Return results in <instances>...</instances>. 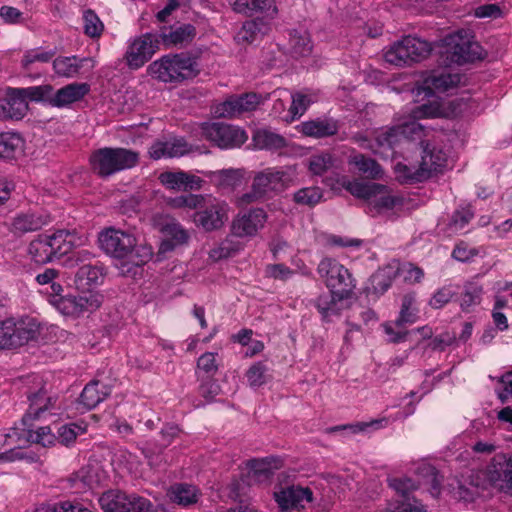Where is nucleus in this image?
<instances>
[{"instance_id":"f8f14e48","label":"nucleus","mask_w":512,"mask_h":512,"mask_svg":"<svg viewBox=\"0 0 512 512\" xmlns=\"http://www.w3.org/2000/svg\"><path fill=\"white\" fill-rule=\"evenodd\" d=\"M202 130L207 140L224 149L239 147L248 138L244 130L224 123L206 124Z\"/></svg>"},{"instance_id":"7ed1b4c3","label":"nucleus","mask_w":512,"mask_h":512,"mask_svg":"<svg viewBox=\"0 0 512 512\" xmlns=\"http://www.w3.org/2000/svg\"><path fill=\"white\" fill-rule=\"evenodd\" d=\"M431 51L432 46L428 41L409 35L389 46L384 59L396 67H406L423 61Z\"/></svg>"},{"instance_id":"58836bf2","label":"nucleus","mask_w":512,"mask_h":512,"mask_svg":"<svg viewBox=\"0 0 512 512\" xmlns=\"http://www.w3.org/2000/svg\"><path fill=\"white\" fill-rule=\"evenodd\" d=\"M28 252L32 260L39 264H45L56 259L49 246L48 239L44 235H40L31 241Z\"/></svg>"},{"instance_id":"13d9d810","label":"nucleus","mask_w":512,"mask_h":512,"mask_svg":"<svg viewBox=\"0 0 512 512\" xmlns=\"http://www.w3.org/2000/svg\"><path fill=\"white\" fill-rule=\"evenodd\" d=\"M456 295L457 291L454 286H443L432 295V297L429 300V305L433 309H441L446 304H448Z\"/></svg>"},{"instance_id":"3c124183","label":"nucleus","mask_w":512,"mask_h":512,"mask_svg":"<svg viewBox=\"0 0 512 512\" xmlns=\"http://www.w3.org/2000/svg\"><path fill=\"white\" fill-rule=\"evenodd\" d=\"M83 28L87 36L98 38L104 30V25L97 14L93 10L88 9L83 13Z\"/></svg>"},{"instance_id":"e433bc0d","label":"nucleus","mask_w":512,"mask_h":512,"mask_svg":"<svg viewBox=\"0 0 512 512\" xmlns=\"http://www.w3.org/2000/svg\"><path fill=\"white\" fill-rule=\"evenodd\" d=\"M247 467L257 480H266L281 467V460L273 457L251 459Z\"/></svg>"},{"instance_id":"a878e982","label":"nucleus","mask_w":512,"mask_h":512,"mask_svg":"<svg viewBox=\"0 0 512 512\" xmlns=\"http://www.w3.org/2000/svg\"><path fill=\"white\" fill-rule=\"evenodd\" d=\"M339 130L338 121L333 118H316L302 122L299 131L309 137L325 138L337 134Z\"/></svg>"},{"instance_id":"6e6552de","label":"nucleus","mask_w":512,"mask_h":512,"mask_svg":"<svg viewBox=\"0 0 512 512\" xmlns=\"http://www.w3.org/2000/svg\"><path fill=\"white\" fill-rule=\"evenodd\" d=\"M228 211L229 206L224 200L204 196V201L194 214V223L206 232L219 230L228 220Z\"/></svg>"},{"instance_id":"c03bdc74","label":"nucleus","mask_w":512,"mask_h":512,"mask_svg":"<svg viewBox=\"0 0 512 512\" xmlns=\"http://www.w3.org/2000/svg\"><path fill=\"white\" fill-rule=\"evenodd\" d=\"M22 138L15 132L0 133V160L12 159L22 146Z\"/></svg>"},{"instance_id":"052dcab7","label":"nucleus","mask_w":512,"mask_h":512,"mask_svg":"<svg viewBox=\"0 0 512 512\" xmlns=\"http://www.w3.org/2000/svg\"><path fill=\"white\" fill-rule=\"evenodd\" d=\"M204 201L203 195L187 194L171 198L168 204L173 208L197 209Z\"/></svg>"},{"instance_id":"a19ab883","label":"nucleus","mask_w":512,"mask_h":512,"mask_svg":"<svg viewBox=\"0 0 512 512\" xmlns=\"http://www.w3.org/2000/svg\"><path fill=\"white\" fill-rule=\"evenodd\" d=\"M483 288L477 282H467L463 286L459 305L465 312H469L470 308L480 304Z\"/></svg>"},{"instance_id":"20e7f679","label":"nucleus","mask_w":512,"mask_h":512,"mask_svg":"<svg viewBox=\"0 0 512 512\" xmlns=\"http://www.w3.org/2000/svg\"><path fill=\"white\" fill-rule=\"evenodd\" d=\"M139 161V154L125 148H101L90 156L92 169L101 177L133 168Z\"/></svg>"},{"instance_id":"8fccbe9b","label":"nucleus","mask_w":512,"mask_h":512,"mask_svg":"<svg viewBox=\"0 0 512 512\" xmlns=\"http://www.w3.org/2000/svg\"><path fill=\"white\" fill-rule=\"evenodd\" d=\"M24 426L27 427V440L32 443L41 444L42 446L47 447L52 445L56 440V437L49 426L39 427L37 430L30 428V422Z\"/></svg>"},{"instance_id":"79ce46f5","label":"nucleus","mask_w":512,"mask_h":512,"mask_svg":"<svg viewBox=\"0 0 512 512\" xmlns=\"http://www.w3.org/2000/svg\"><path fill=\"white\" fill-rule=\"evenodd\" d=\"M103 277V267L99 262H88L80 265L76 278L82 284L91 286L98 284Z\"/></svg>"},{"instance_id":"de8ad7c7","label":"nucleus","mask_w":512,"mask_h":512,"mask_svg":"<svg viewBox=\"0 0 512 512\" xmlns=\"http://www.w3.org/2000/svg\"><path fill=\"white\" fill-rule=\"evenodd\" d=\"M290 47L296 56L309 55L312 51V44L308 32L293 30L290 33Z\"/></svg>"},{"instance_id":"1a4fd4ad","label":"nucleus","mask_w":512,"mask_h":512,"mask_svg":"<svg viewBox=\"0 0 512 512\" xmlns=\"http://www.w3.org/2000/svg\"><path fill=\"white\" fill-rule=\"evenodd\" d=\"M346 189L355 197L367 201L370 212H381L395 206L394 197L387 193L386 186L377 183L349 182Z\"/></svg>"},{"instance_id":"c85d7f7f","label":"nucleus","mask_w":512,"mask_h":512,"mask_svg":"<svg viewBox=\"0 0 512 512\" xmlns=\"http://www.w3.org/2000/svg\"><path fill=\"white\" fill-rule=\"evenodd\" d=\"M52 293L49 302L63 315L77 317L80 316V309L77 301V296L67 295L61 296L63 290L62 286L58 283H52L50 286Z\"/></svg>"},{"instance_id":"2eb2a0df","label":"nucleus","mask_w":512,"mask_h":512,"mask_svg":"<svg viewBox=\"0 0 512 512\" xmlns=\"http://www.w3.org/2000/svg\"><path fill=\"white\" fill-rule=\"evenodd\" d=\"M486 476L494 487L512 495V454L495 456L487 467Z\"/></svg>"},{"instance_id":"9b49d317","label":"nucleus","mask_w":512,"mask_h":512,"mask_svg":"<svg viewBox=\"0 0 512 512\" xmlns=\"http://www.w3.org/2000/svg\"><path fill=\"white\" fill-rule=\"evenodd\" d=\"M451 60L457 64L473 62L482 58V48L466 31L450 34L445 39Z\"/></svg>"},{"instance_id":"338daca9","label":"nucleus","mask_w":512,"mask_h":512,"mask_svg":"<svg viewBox=\"0 0 512 512\" xmlns=\"http://www.w3.org/2000/svg\"><path fill=\"white\" fill-rule=\"evenodd\" d=\"M80 314L92 312L102 304V296L97 293H87L77 297Z\"/></svg>"},{"instance_id":"473e14b6","label":"nucleus","mask_w":512,"mask_h":512,"mask_svg":"<svg viewBox=\"0 0 512 512\" xmlns=\"http://www.w3.org/2000/svg\"><path fill=\"white\" fill-rule=\"evenodd\" d=\"M252 140L254 146L260 150H279L284 148L287 143L286 139L269 129H258L253 133Z\"/></svg>"},{"instance_id":"cd10ccee","label":"nucleus","mask_w":512,"mask_h":512,"mask_svg":"<svg viewBox=\"0 0 512 512\" xmlns=\"http://www.w3.org/2000/svg\"><path fill=\"white\" fill-rule=\"evenodd\" d=\"M189 151L187 142L182 139H171L168 141H156L149 148V155L152 159L173 158L184 155Z\"/></svg>"},{"instance_id":"0eeeda50","label":"nucleus","mask_w":512,"mask_h":512,"mask_svg":"<svg viewBox=\"0 0 512 512\" xmlns=\"http://www.w3.org/2000/svg\"><path fill=\"white\" fill-rule=\"evenodd\" d=\"M38 325L34 319L22 318L18 321H0V349H14L25 345L38 335Z\"/></svg>"},{"instance_id":"5701e85b","label":"nucleus","mask_w":512,"mask_h":512,"mask_svg":"<svg viewBox=\"0 0 512 512\" xmlns=\"http://www.w3.org/2000/svg\"><path fill=\"white\" fill-rule=\"evenodd\" d=\"M347 299L329 290L314 299L313 305L321 315L322 320L329 322L333 317L340 315L341 311L345 308V301Z\"/></svg>"},{"instance_id":"864d4df0","label":"nucleus","mask_w":512,"mask_h":512,"mask_svg":"<svg viewBox=\"0 0 512 512\" xmlns=\"http://www.w3.org/2000/svg\"><path fill=\"white\" fill-rule=\"evenodd\" d=\"M402 138L399 125L384 128L377 132L375 140L380 147L393 148Z\"/></svg>"},{"instance_id":"f257e3e1","label":"nucleus","mask_w":512,"mask_h":512,"mask_svg":"<svg viewBox=\"0 0 512 512\" xmlns=\"http://www.w3.org/2000/svg\"><path fill=\"white\" fill-rule=\"evenodd\" d=\"M99 246L108 256L121 260L125 265L139 267L146 264L153 255L152 248L138 245L134 234L109 227L98 236Z\"/></svg>"},{"instance_id":"bb28decb","label":"nucleus","mask_w":512,"mask_h":512,"mask_svg":"<svg viewBox=\"0 0 512 512\" xmlns=\"http://www.w3.org/2000/svg\"><path fill=\"white\" fill-rule=\"evenodd\" d=\"M135 495H127L119 490H110L102 494L99 504L104 512H131Z\"/></svg>"},{"instance_id":"f03ea898","label":"nucleus","mask_w":512,"mask_h":512,"mask_svg":"<svg viewBox=\"0 0 512 512\" xmlns=\"http://www.w3.org/2000/svg\"><path fill=\"white\" fill-rule=\"evenodd\" d=\"M149 74L164 83L182 82L199 73L197 59L187 53L168 54L148 66Z\"/></svg>"},{"instance_id":"774afa93","label":"nucleus","mask_w":512,"mask_h":512,"mask_svg":"<svg viewBox=\"0 0 512 512\" xmlns=\"http://www.w3.org/2000/svg\"><path fill=\"white\" fill-rule=\"evenodd\" d=\"M83 431L84 430L80 426L74 423L63 425L58 428V436L56 440L63 445H69L74 442L76 437L83 433Z\"/></svg>"},{"instance_id":"4d7b16f0","label":"nucleus","mask_w":512,"mask_h":512,"mask_svg":"<svg viewBox=\"0 0 512 512\" xmlns=\"http://www.w3.org/2000/svg\"><path fill=\"white\" fill-rule=\"evenodd\" d=\"M35 512H92L79 503L63 501L54 504H42Z\"/></svg>"},{"instance_id":"423d86ee","label":"nucleus","mask_w":512,"mask_h":512,"mask_svg":"<svg viewBox=\"0 0 512 512\" xmlns=\"http://www.w3.org/2000/svg\"><path fill=\"white\" fill-rule=\"evenodd\" d=\"M318 273L325 280L331 292L351 298L356 288V281L350 271L335 259L325 258L318 265Z\"/></svg>"},{"instance_id":"6ab92c4d","label":"nucleus","mask_w":512,"mask_h":512,"mask_svg":"<svg viewBox=\"0 0 512 512\" xmlns=\"http://www.w3.org/2000/svg\"><path fill=\"white\" fill-rule=\"evenodd\" d=\"M30 402L26 414L22 417L23 425H27L32 420L41 418L46 412L52 410L56 404L57 397L48 392L42 386L37 392L28 395Z\"/></svg>"},{"instance_id":"412c9836","label":"nucleus","mask_w":512,"mask_h":512,"mask_svg":"<svg viewBox=\"0 0 512 512\" xmlns=\"http://www.w3.org/2000/svg\"><path fill=\"white\" fill-rule=\"evenodd\" d=\"M89 90L90 87L87 83H71L58 89L56 92L53 91L51 86L49 97L43 98L41 101H47L56 107H63L79 101L88 94Z\"/></svg>"},{"instance_id":"ddd939ff","label":"nucleus","mask_w":512,"mask_h":512,"mask_svg":"<svg viewBox=\"0 0 512 512\" xmlns=\"http://www.w3.org/2000/svg\"><path fill=\"white\" fill-rule=\"evenodd\" d=\"M158 44L157 37L151 33H146L133 39L125 53L128 67L131 69L142 67L157 51Z\"/></svg>"},{"instance_id":"09e8293b","label":"nucleus","mask_w":512,"mask_h":512,"mask_svg":"<svg viewBox=\"0 0 512 512\" xmlns=\"http://www.w3.org/2000/svg\"><path fill=\"white\" fill-rule=\"evenodd\" d=\"M172 497L175 502L183 506L196 503L198 500V489L189 484H178L172 487Z\"/></svg>"},{"instance_id":"aec40b11","label":"nucleus","mask_w":512,"mask_h":512,"mask_svg":"<svg viewBox=\"0 0 512 512\" xmlns=\"http://www.w3.org/2000/svg\"><path fill=\"white\" fill-rule=\"evenodd\" d=\"M51 223V217L46 212H27L16 215L11 223L10 231L17 236L42 229Z\"/></svg>"},{"instance_id":"4468645a","label":"nucleus","mask_w":512,"mask_h":512,"mask_svg":"<svg viewBox=\"0 0 512 512\" xmlns=\"http://www.w3.org/2000/svg\"><path fill=\"white\" fill-rule=\"evenodd\" d=\"M274 499L281 512H299L313 501V492L309 487L291 485L275 491Z\"/></svg>"},{"instance_id":"bf43d9fd","label":"nucleus","mask_w":512,"mask_h":512,"mask_svg":"<svg viewBox=\"0 0 512 512\" xmlns=\"http://www.w3.org/2000/svg\"><path fill=\"white\" fill-rule=\"evenodd\" d=\"M419 474L425 478L427 484L430 485V493L432 496L436 497L440 493V487L442 483V479L438 475V471L435 467L424 464L422 467L418 468Z\"/></svg>"},{"instance_id":"4c0bfd02","label":"nucleus","mask_w":512,"mask_h":512,"mask_svg":"<svg viewBox=\"0 0 512 512\" xmlns=\"http://www.w3.org/2000/svg\"><path fill=\"white\" fill-rule=\"evenodd\" d=\"M349 164L354 165L367 178L379 179L383 175L381 166L374 159L360 153L350 156Z\"/></svg>"},{"instance_id":"6e6d98bb","label":"nucleus","mask_w":512,"mask_h":512,"mask_svg":"<svg viewBox=\"0 0 512 512\" xmlns=\"http://www.w3.org/2000/svg\"><path fill=\"white\" fill-rule=\"evenodd\" d=\"M240 249L241 246L238 242L236 243L231 238H226L217 247L210 250L209 256L211 259L218 261L236 254Z\"/></svg>"},{"instance_id":"dca6fc26","label":"nucleus","mask_w":512,"mask_h":512,"mask_svg":"<svg viewBox=\"0 0 512 512\" xmlns=\"http://www.w3.org/2000/svg\"><path fill=\"white\" fill-rule=\"evenodd\" d=\"M420 145L422 147L420 171L416 173L414 179L425 180L446 165L447 154L429 141L421 140Z\"/></svg>"},{"instance_id":"39448f33","label":"nucleus","mask_w":512,"mask_h":512,"mask_svg":"<svg viewBox=\"0 0 512 512\" xmlns=\"http://www.w3.org/2000/svg\"><path fill=\"white\" fill-rule=\"evenodd\" d=\"M51 85L13 88L4 103H0V119H22L28 111L27 99L41 101L49 97Z\"/></svg>"},{"instance_id":"9d476101","label":"nucleus","mask_w":512,"mask_h":512,"mask_svg":"<svg viewBox=\"0 0 512 512\" xmlns=\"http://www.w3.org/2000/svg\"><path fill=\"white\" fill-rule=\"evenodd\" d=\"M292 175L288 169L268 167L257 172L252 183L267 200L286 190L292 183Z\"/></svg>"},{"instance_id":"c9c22d12","label":"nucleus","mask_w":512,"mask_h":512,"mask_svg":"<svg viewBox=\"0 0 512 512\" xmlns=\"http://www.w3.org/2000/svg\"><path fill=\"white\" fill-rule=\"evenodd\" d=\"M90 61L89 58H79L77 56L57 57L53 61V69L55 73L62 77H76L85 62Z\"/></svg>"},{"instance_id":"2f4dec72","label":"nucleus","mask_w":512,"mask_h":512,"mask_svg":"<svg viewBox=\"0 0 512 512\" xmlns=\"http://www.w3.org/2000/svg\"><path fill=\"white\" fill-rule=\"evenodd\" d=\"M397 260H392L386 266L376 271L371 276L372 289L377 294L385 293L391 286L393 280L398 277Z\"/></svg>"},{"instance_id":"f3484780","label":"nucleus","mask_w":512,"mask_h":512,"mask_svg":"<svg viewBox=\"0 0 512 512\" xmlns=\"http://www.w3.org/2000/svg\"><path fill=\"white\" fill-rule=\"evenodd\" d=\"M267 214L262 208H254L238 215L232 222L231 230L236 237H253L266 223Z\"/></svg>"},{"instance_id":"393cba45","label":"nucleus","mask_w":512,"mask_h":512,"mask_svg":"<svg viewBox=\"0 0 512 512\" xmlns=\"http://www.w3.org/2000/svg\"><path fill=\"white\" fill-rule=\"evenodd\" d=\"M291 105L287 113L283 116L286 122H292L300 118L308 107L318 101V93L309 89H304L293 94L290 93Z\"/></svg>"},{"instance_id":"72a5a7b5","label":"nucleus","mask_w":512,"mask_h":512,"mask_svg":"<svg viewBox=\"0 0 512 512\" xmlns=\"http://www.w3.org/2000/svg\"><path fill=\"white\" fill-rule=\"evenodd\" d=\"M56 259L68 254L74 247L75 236L66 230H58L51 235H44Z\"/></svg>"},{"instance_id":"0e129e2a","label":"nucleus","mask_w":512,"mask_h":512,"mask_svg":"<svg viewBox=\"0 0 512 512\" xmlns=\"http://www.w3.org/2000/svg\"><path fill=\"white\" fill-rule=\"evenodd\" d=\"M388 340L392 343H400L405 341L408 331L405 329V324L397 325V319L394 322H385L382 324Z\"/></svg>"},{"instance_id":"69168bd1","label":"nucleus","mask_w":512,"mask_h":512,"mask_svg":"<svg viewBox=\"0 0 512 512\" xmlns=\"http://www.w3.org/2000/svg\"><path fill=\"white\" fill-rule=\"evenodd\" d=\"M274 99L272 113L283 119L286 112V104L290 100V93L287 89L278 88L272 92Z\"/></svg>"},{"instance_id":"4be33fe9","label":"nucleus","mask_w":512,"mask_h":512,"mask_svg":"<svg viewBox=\"0 0 512 512\" xmlns=\"http://www.w3.org/2000/svg\"><path fill=\"white\" fill-rule=\"evenodd\" d=\"M160 231L164 236L160 246V250L163 252L187 244L190 239L188 231L175 219H167L162 224Z\"/></svg>"},{"instance_id":"5fc2aeb1","label":"nucleus","mask_w":512,"mask_h":512,"mask_svg":"<svg viewBox=\"0 0 512 512\" xmlns=\"http://www.w3.org/2000/svg\"><path fill=\"white\" fill-rule=\"evenodd\" d=\"M473 217L474 212L472 211L471 207L467 206L458 209L453 213L448 224V229L451 232L457 233L463 230Z\"/></svg>"},{"instance_id":"a18cd8bd","label":"nucleus","mask_w":512,"mask_h":512,"mask_svg":"<svg viewBox=\"0 0 512 512\" xmlns=\"http://www.w3.org/2000/svg\"><path fill=\"white\" fill-rule=\"evenodd\" d=\"M414 293L405 294L402 298L401 309L397 318V325L414 324L418 320V309L415 306Z\"/></svg>"},{"instance_id":"37998d69","label":"nucleus","mask_w":512,"mask_h":512,"mask_svg":"<svg viewBox=\"0 0 512 512\" xmlns=\"http://www.w3.org/2000/svg\"><path fill=\"white\" fill-rule=\"evenodd\" d=\"M336 159L328 152L314 154L309 158L308 169L315 176H322L335 168Z\"/></svg>"},{"instance_id":"c756f323","label":"nucleus","mask_w":512,"mask_h":512,"mask_svg":"<svg viewBox=\"0 0 512 512\" xmlns=\"http://www.w3.org/2000/svg\"><path fill=\"white\" fill-rule=\"evenodd\" d=\"M269 21L265 17H256L245 21L236 35L237 41L239 43H252L258 36L267 34L270 29Z\"/></svg>"},{"instance_id":"a211bd4d","label":"nucleus","mask_w":512,"mask_h":512,"mask_svg":"<svg viewBox=\"0 0 512 512\" xmlns=\"http://www.w3.org/2000/svg\"><path fill=\"white\" fill-rule=\"evenodd\" d=\"M232 10L238 14L252 17L261 14L269 20L278 14L275 0H228Z\"/></svg>"},{"instance_id":"f704fd0d","label":"nucleus","mask_w":512,"mask_h":512,"mask_svg":"<svg viewBox=\"0 0 512 512\" xmlns=\"http://www.w3.org/2000/svg\"><path fill=\"white\" fill-rule=\"evenodd\" d=\"M210 181L220 188H234L240 185L243 172L240 169H221L204 173Z\"/></svg>"},{"instance_id":"b1692460","label":"nucleus","mask_w":512,"mask_h":512,"mask_svg":"<svg viewBox=\"0 0 512 512\" xmlns=\"http://www.w3.org/2000/svg\"><path fill=\"white\" fill-rule=\"evenodd\" d=\"M460 81L461 76L457 73L434 71L424 79L422 90L425 92V95H430L434 92H446L456 87Z\"/></svg>"},{"instance_id":"e2e57ef3","label":"nucleus","mask_w":512,"mask_h":512,"mask_svg":"<svg viewBox=\"0 0 512 512\" xmlns=\"http://www.w3.org/2000/svg\"><path fill=\"white\" fill-rule=\"evenodd\" d=\"M443 115V109L436 100L422 104L413 110L414 118H437Z\"/></svg>"},{"instance_id":"603ef678","label":"nucleus","mask_w":512,"mask_h":512,"mask_svg":"<svg viewBox=\"0 0 512 512\" xmlns=\"http://www.w3.org/2000/svg\"><path fill=\"white\" fill-rule=\"evenodd\" d=\"M160 183L170 190H183L185 187V180L187 179V172L184 171H165L159 175Z\"/></svg>"},{"instance_id":"ea45409f","label":"nucleus","mask_w":512,"mask_h":512,"mask_svg":"<svg viewBox=\"0 0 512 512\" xmlns=\"http://www.w3.org/2000/svg\"><path fill=\"white\" fill-rule=\"evenodd\" d=\"M196 36V29L191 24H183L168 34H163V41L167 45L182 46L190 43Z\"/></svg>"},{"instance_id":"49530a36","label":"nucleus","mask_w":512,"mask_h":512,"mask_svg":"<svg viewBox=\"0 0 512 512\" xmlns=\"http://www.w3.org/2000/svg\"><path fill=\"white\" fill-rule=\"evenodd\" d=\"M323 191L317 186L304 187L293 194V201L302 206L313 207L321 202Z\"/></svg>"},{"instance_id":"7c9ffc66","label":"nucleus","mask_w":512,"mask_h":512,"mask_svg":"<svg viewBox=\"0 0 512 512\" xmlns=\"http://www.w3.org/2000/svg\"><path fill=\"white\" fill-rule=\"evenodd\" d=\"M111 393V389L99 381L88 383L81 395L80 403L88 410L95 408L100 402L105 400Z\"/></svg>"},{"instance_id":"680f3d73","label":"nucleus","mask_w":512,"mask_h":512,"mask_svg":"<svg viewBox=\"0 0 512 512\" xmlns=\"http://www.w3.org/2000/svg\"><path fill=\"white\" fill-rule=\"evenodd\" d=\"M398 276L402 277L405 282L416 283L420 282L424 273L421 268L414 266L412 263H401L397 260Z\"/></svg>"}]
</instances>
